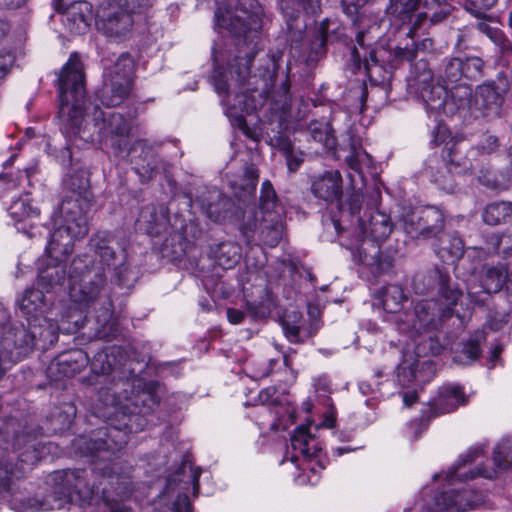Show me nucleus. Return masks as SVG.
Listing matches in <instances>:
<instances>
[{
  "mask_svg": "<svg viewBox=\"0 0 512 512\" xmlns=\"http://www.w3.org/2000/svg\"><path fill=\"white\" fill-rule=\"evenodd\" d=\"M486 340L483 331H477L466 342L462 343L461 348L455 351L453 360L461 365H470L480 356V346Z\"/></svg>",
  "mask_w": 512,
  "mask_h": 512,
  "instance_id": "nucleus-31",
  "label": "nucleus"
},
{
  "mask_svg": "<svg viewBox=\"0 0 512 512\" xmlns=\"http://www.w3.org/2000/svg\"><path fill=\"white\" fill-rule=\"evenodd\" d=\"M425 280L428 281L427 290L437 288L439 298L421 300L413 311L395 316L401 332L421 334L437 330L443 321L452 317L454 308L462 297V291L451 284L449 274L440 268L430 270L423 277V281Z\"/></svg>",
  "mask_w": 512,
  "mask_h": 512,
  "instance_id": "nucleus-3",
  "label": "nucleus"
},
{
  "mask_svg": "<svg viewBox=\"0 0 512 512\" xmlns=\"http://www.w3.org/2000/svg\"><path fill=\"white\" fill-rule=\"evenodd\" d=\"M483 221L488 225H498L512 218V203L506 201L488 204L482 212Z\"/></svg>",
  "mask_w": 512,
  "mask_h": 512,
  "instance_id": "nucleus-35",
  "label": "nucleus"
},
{
  "mask_svg": "<svg viewBox=\"0 0 512 512\" xmlns=\"http://www.w3.org/2000/svg\"><path fill=\"white\" fill-rule=\"evenodd\" d=\"M72 315L62 316L61 322H64V318L71 323L70 318ZM46 317L43 318V322L47 324L46 328H35L30 327L27 322H21L19 324H13L8 329L2 332L1 347L4 353H7L11 358L20 359L27 353L33 350L38 344L42 343L41 348H46L48 345H52L58 340V332L65 330L70 332L71 330L79 329V320L72 321L73 328H63L50 321Z\"/></svg>",
  "mask_w": 512,
  "mask_h": 512,
  "instance_id": "nucleus-7",
  "label": "nucleus"
},
{
  "mask_svg": "<svg viewBox=\"0 0 512 512\" xmlns=\"http://www.w3.org/2000/svg\"><path fill=\"white\" fill-rule=\"evenodd\" d=\"M501 243L502 237L499 234H488L484 238L483 245L468 247L466 253L468 257L477 258L479 261H483L497 254Z\"/></svg>",
  "mask_w": 512,
  "mask_h": 512,
  "instance_id": "nucleus-38",
  "label": "nucleus"
},
{
  "mask_svg": "<svg viewBox=\"0 0 512 512\" xmlns=\"http://www.w3.org/2000/svg\"><path fill=\"white\" fill-rule=\"evenodd\" d=\"M500 142L497 136L484 133L480 136L478 142L470 147V154L473 156L491 155L498 151Z\"/></svg>",
  "mask_w": 512,
  "mask_h": 512,
  "instance_id": "nucleus-47",
  "label": "nucleus"
},
{
  "mask_svg": "<svg viewBox=\"0 0 512 512\" xmlns=\"http://www.w3.org/2000/svg\"><path fill=\"white\" fill-rule=\"evenodd\" d=\"M230 3L234 0H229ZM216 24L226 28L231 34L243 37L248 46L255 44L261 29V18L254 0H237L234 11L222 9L215 11Z\"/></svg>",
  "mask_w": 512,
  "mask_h": 512,
  "instance_id": "nucleus-11",
  "label": "nucleus"
},
{
  "mask_svg": "<svg viewBox=\"0 0 512 512\" xmlns=\"http://www.w3.org/2000/svg\"><path fill=\"white\" fill-rule=\"evenodd\" d=\"M441 77L444 82L443 85L446 87L464 83L462 59L458 57L447 59L444 66V72Z\"/></svg>",
  "mask_w": 512,
  "mask_h": 512,
  "instance_id": "nucleus-44",
  "label": "nucleus"
},
{
  "mask_svg": "<svg viewBox=\"0 0 512 512\" xmlns=\"http://www.w3.org/2000/svg\"><path fill=\"white\" fill-rule=\"evenodd\" d=\"M432 142L436 146L443 145V150H449V146L452 143H457L458 140L451 136V132L447 126L439 124L433 132Z\"/></svg>",
  "mask_w": 512,
  "mask_h": 512,
  "instance_id": "nucleus-52",
  "label": "nucleus"
},
{
  "mask_svg": "<svg viewBox=\"0 0 512 512\" xmlns=\"http://www.w3.org/2000/svg\"><path fill=\"white\" fill-rule=\"evenodd\" d=\"M507 278L508 268L504 264L483 266L467 286L470 300L478 305L485 304L491 294L501 291Z\"/></svg>",
  "mask_w": 512,
  "mask_h": 512,
  "instance_id": "nucleus-16",
  "label": "nucleus"
},
{
  "mask_svg": "<svg viewBox=\"0 0 512 512\" xmlns=\"http://www.w3.org/2000/svg\"><path fill=\"white\" fill-rule=\"evenodd\" d=\"M134 61L128 53L120 54L111 65L105 64L104 82L97 92L100 103L115 107L124 102L133 85Z\"/></svg>",
  "mask_w": 512,
  "mask_h": 512,
  "instance_id": "nucleus-10",
  "label": "nucleus"
},
{
  "mask_svg": "<svg viewBox=\"0 0 512 512\" xmlns=\"http://www.w3.org/2000/svg\"><path fill=\"white\" fill-rule=\"evenodd\" d=\"M373 248L375 249L374 254H361V262L369 267L374 276H380L392 267V260L390 257L382 255L377 246L373 245Z\"/></svg>",
  "mask_w": 512,
  "mask_h": 512,
  "instance_id": "nucleus-41",
  "label": "nucleus"
},
{
  "mask_svg": "<svg viewBox=\"0 0 512 512\" xmlns=\"http://www.w3.org/2000/svg\"><path fill=\"white\" fill-rule=\"evenodd\" d=\"M464 79H477L482 75L484 62L477 56L462 59Z\"/></svg>",
  "mask_w": 512,
  "mask_h": 512,
  "instance_id": "nucleus-50",
  "label": "nucleus"
},
{
  "mask_svg": "<svg viewBox=\"0 0 512 512\" xmlns=\"http://www.w3.org/2000/svg\"><path fill=\"white\" fill-rule=\"evenodd\" d=\"M78 182L76 186L73 177L67 182L69 194L65 195L60 206L63 224L57 227L50 237L48 249L56 256L59 253L71 254L74 242L85 237L89 231L86 217L91 206L88 181L82 177Z\"/></svg>",
  "mask_w": 512,
  "mask_h": 512,
  "instance_id": "nucleus-4",
  "label": "nucleus"
},
{
  "mask_svg": "<svg viewBox=\"0 0 512 512\" xmlns=\"http://www.w3.org/2000/svg\"><path fill=\"white\" fill-rule=\"evenodd\" d=\"M126 354L121 347L111 346L96 353L91 362V375L85 379L98 395L103 405L121 403L117 396L119 388L127 392V388L134 387L135 383L124 381L127 377L123 369Z\"/></svg>",
  "mask_w": 512,
  "mask_h": 512,
  "instance_id": "nucleus-5",
  "label": "nucleus"
},
{
  "mask_svg": "<svg viewBox=\"0 0 512 512\" xmlns=\"http://www.w3.org/2000/svg\"><path fill=\"white\" fill-rule=\"evenodd\" d=\"M278 199L276 192L269 180L262 183L261 194H260V209L264 214H275L279 216L278 212Z\"/></svg>",
  "mask_w": 512,
  "mask_h": 512,
  "instance_id": "nucleus-45",
  "label": "nucleus"
},
{
  "mask_svg": "<svg viewBox=\"0 0 512 512\" xmlns=\"http://www.w3.org/2000/svg\"><path fill=\"white\" fill-rule=\"evenodd\" d=\"M45 449L46 445L33 440L27 445L25 450L20 453V462L29 465L35 464L43 457Z\"/></svg>",
  "mask_w": 512,
  "mask_h": 512,
  "instance_id": "nucleus-48",
  "label": "nucleus"
},
{
  "mask_svg": "<svg viewBox=\"0 0 512 512\" xmlns=\"http://www.w3.org/2000/svg\"><path fill=\"white\" fill-rule=\"evenodd\" d=\"M50 301L44 296L43 289L31 288L25 291L19 302V307L30 327L46 328L47 324L43 322L44 317L60 325L58 319L52 317L54 308L50 307Z\"/></svg>",
  "mask_w": 512,
  "mask_h": 512,
  "instance_id": "nucleus-18",
  "label": "nucleus"
},
{
  "mask_svg": "<svg viewBox=\"0 0 512 512\" xmlns=\"http://www.w3.org/2000/svg\"><path fill=\"white\" fill-rule=\"evenodd\" d=\"M48 248L49 244L46 246L45 251L51 261H53V264L49 263L46 267H42L41 261L39 264V273L37 278L38 286L46 293L51 292L57 287L60 288L65 282L66 269L65 266L58 261V259L60 257L67 256L60 253L58 256H56L53 251L50 253Z\"/></svg>",
  "mask_w": 512,
  "mask_h": 512,
  "instance_id": "nucleus-23",
  "label": "nucleus"
},
{
  "mask_svg": "<svg viewBox=\"0 0 512 512\" xmlns=\"http://www.w3.org/2000/svg\"><path fill=\"white\" fill-rule=\"evenodd\" d=\"M505 88L494 82L479 85L472 98L471 113L475 117L492 120L500 117L504 103Z\"/></svg>",
  "mask_w": 512,
  "mask_h": 512,
  "instance_id": "nucleus-17",
  "label": "nucleus"
},
{
  "mask_svg": "<svg viewBox=\"0 0 512 512\" xmlns=\"http://www.w3.org/2000/svg\"><path fill=\"white\" fill-rule=\"evenodd\" d=\"M473 154H470V148L464 147L463 143L458 141L449 146V150H442L441 158L449 171L455 174H466L473 170Z\"/></svg>",
  "mask_w": 512,
  "mask_h": 512,
  "instance_id": "nucleus-24",
  "label": "nucleus"
},
{
  "mask_svg": "<svg viewBox=\"0 0 512 512\" xmlns=\"http://www.w3.org/2000/svg\"><path fill=\"white\" fill-rule=\"evenodd\" d=\"M258 226V221L256 217H248L247 220H245L241 227L240 231L243 235V237L246 240L247 244H251L255 240V233Z\"/></svg>",
  "mask_w": 512,
  "mask_h": 512,
  "instance_id": "nucleus-55",
  "label": "nucleus"
},
{
  "mask_svg": "<svg viewBox=\"0 0 512 512\" xmlns=\"http://www.w3.org/2000/svg\"><path fill=\"white\" fill-rule=\"evenodd\" d=\"M168 221L164 208L158 209L155 205L144 206L138 216L137 225L139 229L147 234L155 236L160 234Z\"/></svg>",
  "mask_w": 512,
  "mask_h": 512,
  "instance_id": "nucleus-29",
  "label": "nucleus"
},
{
  "mask_svg": "<svg viewBox=\"0 0 512 512\" xmlns=\"http://www.w3.org/2000/svg\"><path fill=\"white\" fill-rule=\"evenodd\" d=\"M443 167L437 168L434 172V167L430 164L426 168V174L430 177L431 181L437 184L442 190L452 193L455 191L456 184L454 181L453 171H449L446 165L442 163Z\"/></svg>",
  "mask_w": 512,
  "mask_h": 512,
  "instance_id": "nucleus-43",
  "label": "nucleus"
},
{
  "mask_svg": "<svg viewBox=\"0 0 512 512\" xmlns=\"http://www.w3.org/2000/svg\"><path fill=\"white\" fill-rule=\"evenodd\" d=\"M89 363V357L82 349H73L57 356L48 366L49 377L59 380L73 377L81 372Z\"/></svg>",
  "mask_w": 512,
  "mask_h": 512,
  "instance_id": "nucleus-21",
  "label": "nucleus"
},
{
  "mask_svg": "<svg viewBox=\"0 0 512 512\" xmlns=\"http://www.w3.org/2000/svg\"><path fill=\"white\" fill-rule=\"evenodd\" d=\"M217 263L225 269L232 268L240 259V248L232 242H222L215 250Z\"/></svg>",
  "mask_w": 512,
  "mask_h": 512,
  "instance_id": "nucleus-40",
  "label": "nucleus"
},
{
  "mask_svg": "<svg viewBox=\"0 0 512 512\" xmlns=\"http://www.w3.org/2000/svg\"><path fill=\"white\" fill-rule=\"evenodd\" d=\"M201 470L189 461L168 477L164 490L154 502V512H192L187 492L192 486L194 494L199 490Z\"/></svg>",
  "mask_w": 512,
  "mask_h": 512,
  "instance_id": "nucleus-9",
  "label": "nucleus"
},
{
  "mask_svg": "<svg viewBox=\"0 0 512 512\" xmlns=\"http://www.w3.org/2000/svg\"><path fill=\"white\" fill-rule=\"evenodd\" d=\"M467 398L460 386L445 385L442 386L437 396L432 401L431 407L435 415L453 412L460 405L466 404Z\"/></svg>",
  "mask_w": 512,
  "mask_h": 512,
  "instance_id": "nucleus-27",
  "label": "nucleus"
},
{
  "mask_svg": "<svg viewBox=\"0 0 512 512\" xmlns=\"http://www.w3.org/2000/svg\"><path fill=\"white\" fill-rule=\"evenodd\" d=\"M341 3L347 14H354L357 13L358 8L363 5L364 0H357L356 2L352 0H341Z\"/></svg>",
  "mask_w": 512,
  "mask_h": 512,
  "instance_id": "nucleus-64",
  "label": "nucleus"
},
{
  "mask_svg": "<svg viewBox=\"0 0 512 512\" xmlns=\"http://www.w3.org/2000/svg\"><path fill=\"white\" fill-rule=\"evenodd\" d=\"M291 448L298 453L292 456V460L301 455L305 460L311 461L318 456L321 448L317 446L315 439L311 436L308 427L300 426L296 428L290 438Z\"/></svg>",
  "mask_w": 512,
  "mask_h": 512,
  "instance_id": "nucleus-28",
  "label": "nucleus"
},
{
  "mask_svg": "<svg viewBox=\"0 0 512 512\" xmlns=\"http://www.w3.org/2000/svg\"><path fill=\"white\" fill-rule=\"evenodd\" d=\"M464 252V242L456 233L448 234L442 238L440 247L436 251L438 257L447 264H454L460 260Z\"/></svg>",
  "mask_w": 512,
  "mask_h": 512,
  "instance_id": "nucleus-32",
  "label": "nucleus"
},
{
  "mask_svg": "<svg viewBox=\"0 0 512 512\" xmlns=\"http://www.w3.org/2000/svg\"><path fill=\"white\" fill-rule=\"evenodd\" d=\"M124 381L135 383L127 392L119 388L117 396L121 403L106 405L121 414L123 427L99 429L93 438L80 437L77 445H85L81 453L93 457L92 471L84 469H66L51 475L52 489L42 499L28 498L24 502L25 512L62 509L68 503L81 507L103 502L110 512H131L125 504L135 497L132 479V466L120 457V451L126 445L127 434L133 432L134 422L143 427L140 415L150 413L159 403V397L141 379L126 378Z\"/></svg>",
  "mask_w": 512,
  "mask_h": 512,
  "instance_id": "nucleus-1",
  "label": "nucleus"
},
{
  "mask_svg": "<svg viewBox=\"0 0 512 512\" xmlns=\"http://www.w3.org/2000/svg\"><path fill=\"white\" fill-rule=\"evenodd\" d=\"M255 53L248 52L244 57L237 56L234 64L230 65L228 73L215 69L212 76L213 85L218 94H226L232 88H239L249 79L250 66Z\"/></svg>",
  "mask_w": 512,
  "mask_h": 512,
  "instance_id": "nucleus-19",
  "label": "nucleus"
},
{
  "mask_svg": "<svg viewBox=\"0 0 512 512\" xmlns=\"http://www.w3.org/2000/svg\"><path fill=\"white\" fill-rule=\"evenodd\" d=\"M22 472L14 468L9 459L0 460V494L9 493L15 480L19 479Z\"/></svg>",
  "mask_w": 512,
  "mask_h": 512,
  "instance_id": "nucleus-46",
  "label": "nucleus"
},
{
  "mask_svg": "<svg viewBox=\"0 0 512 512\" xmlns=\"http://www.w3.org/2000/svg\"><path fill=\"white\" fill-rule=\"evenodd\" d=\"M90 246L98 255L100 266H94L88 255L72 260L68 273L69 295L80 308H90L101 303V314L96 316L97 324L102 328L100 337H107L106 326L112 329V303L102 299L101 290L105 284V271L113 273L120 284L127 282V254L111 232H98L90 239Z\"/></svg>",
  "mask_w": 512,
  "mask_h": 512,
  "instance_id": "nucleus-2",
  "label": "nucleus"
},
{
  "mask_svg": "<svg viewBox=\"0 0 512 512\" xmlns=\"http://www.w3.org/2000/svg\"><path fill=\"white\" fill-rule=\"evenodd\" d=\"M14 57L8 52L0 53V80L6 77L13 65Z\"/></svg>",
  "mask_w": 512,
  "mask_h": 512,
  "instance_id": "nucleus-61",
  "label": "nucleus"
},
{
  "mask_svg": "<svg viewBox=\"0 0 512 512\" xmlns=\"http://www.w3.org/2000/svg\"><path fill=\"white\" fill-rule=\"evenodd\" d=\"M312 137L319 142H323L324 145L328 148H331L334 145V138L327 133L323 134L321 131L317 129H312Z\"/></svg>",
  "mask_w": 512,
  "mask_h": 512,
  "instance_id": "nucleus-63",
  "label": "nucleus"
},
{
  "mask_svg": "<svg viewBox=\"0 0 512 512\" xmlns=\"http://www.w3.org/2000/svg\"><path fill=\"white\" fill-rule=\"evenodd\" d=\"M380 298L385 311L394 313L396 316L402 313L400 312V308L405 296L400 286L388 285L384 287L381 291Z\"/></svg>",
  "mask_w": 512,
  "mask_h": 512,
  "instance_id": "nucleus-39",
  "label": "nucleus"
},
{
  "mask_svg": "<svg viewBox=\"0 0 512 512\" xmlns=\"http://www.w3.org/2000/svg\"><path fill=\"white\" fill-rule=\"evenodd\" d=\"M472 98V90L467 83L448 86L445 115H454L466 107H469L471 110Z\"/></svg>",
  "mask_w": 512,
  "mask_h": 512,
  "instance_id": "nucleus-30",
  "label": "nucleus"
},
{
  "mask_svg": "<svg viewBox=\"0 0 512 512\" xmlns=\"http://www.w3.org/2000/svg\"><path fill=\"white\" fill-rule=\"evenodd\" d=\"M92 5L86 1L71 4L63 14L62 22L75 34H84L92 21Z\"/></svg>",
  "mask_w": 512,
  "mask_h": 512,
  "instance_id": "nucleus-25",
  "label": "nucleus"
},
{
  "mask_svg": "<svg viewBox=\"0 0 512 512\" xmlns=\"http://www.w3.org/2000/svg\"><path fill=\"white\" fill-rule=\"evenodd\" d=\"M217 197L218 199L215 202L202 204V210L206 216L214 222H219L225 218L226 215L224 208L228 204L227 199L221 198L219 195Z\"/></svg>",
  "mask_w": 512,
  "mask_h": 512,
  "instance_id": "nucleus-49",
  "label": "nucleus"
},
{
  "mask_svg": "<svg viewBox=\"0 0 512 512\" xmlns=\"http://www.w3.org/2000/svg\"><path fill=\"white\" fill-rule=\"evenodd\" d=\"M287 167L291 172H295L303 163V153L293 148L286 153Z\"/></svg>",
  "mask_w": 512,
  "mask_h": 512,
  "instance_id": "nucleus-57",
  "label": "nucleus"
},
{
  "mask_svg": "<svg viewBox=\"0 0 512 512\" xmlns=\"http://www.w3.org/2000/svg\"><path fill=\"white\" fill-rule=\"evenodd\" d=\"M287 27L290 33L292 42H300L303 39V29L306 27L304 21H300L299 13L297 15L291 14L287 19Z\"/></svg>",
  "mask_w": 512,
  "mask_h": 512,
  "instance_id": "nucleus-53",
  "label": "nucleus"
},
{
  "mask_svg": "<svg viewBox=\"0 0 512 512\" xmlns=\"http://www.w3.org/2000/svg\"><path fill=\"white\" fill-rule=\"evenodd\" d=\"M482 454V447L469 449L465 455L460 457L457 464L448 470L446 474L447 481L449 483H453L456 480L466 481L476 477L492 479L496 477L499 472L512 468V441L508 438H504L496 445L493 451V462L495 468L486 469L484 467H479L477 470L470 471L469 473L461 472V469L464 468L466 464L472 463Z\"/></svg>",
  "mask_w": 512,
  "mask_h": 512,
  "instance_id": "nucleus-12",
  "label": "nucleus"
},
{
  "mask_svg": "<svg viewBox=\"0 0 512 512\" xmlns=\"http://www.w3.org/2000/svg\"><path fill=\"white\" fill-rule=\"evenodd\" d=\"M498 0H466L465 9L478 18H485L486 11L493 8Z\"/></svg>",
  "mask_w": 512,
  "mask_h": 512,
  "instance_id": "nucleus-51",
  "label": "nucleus"
},
{
  "mask_svg": "<svg viewBox=\"0 0 512 512\" xmlns=\"http://www.w3.org/2000/svg\"><path fill=\"white\" fill-rule=\"evenodd\" d=\"M279 216H271L270 220L263 219L260 224L259 239L269 247H275L280 242L283 233Z\"/></svg>",
  "mask_w": 512,
  "mask_h": 512,
  "instance_id": "nucleus-37",
  "label": "nucleus"
},
{
  "mask_svg": "<svg viewBox=\"0 0 512 512\" xmlns=\"http://www.w3.org/2000/svg\"><path fill=\"white\" fill-rule=\"evenodd\" d=\"M311 190L316 198L327 203L338 201L343 192V180L340 172L332 170L315 177Z\"/></svg>",
  "mask_w": 512,
  "mask_h": 512,
  "instance_id": "nucleus-22",
  "label": "nucleus"
},
{
  "mask_svg": "<svg viewBox=\"0 0 512 512\" xmlns=\"http://www.w3.org/2000/svg\"><path fill=\"white\" fill-rule=\"evenodd\" d=\"M398 224L412 239L437 238L443 232L445 219L435 207L410 210L399 217Z\"/></svg>",
  "mask_w": 512,
  "mask_h": 512,
  "instance_id": "nucleus-15",
  "label": "nucleus"
},
{
  "mask_svg": "<svg viewBox=\"0 0 512 512\" xmlns=\"http://www.w3.org/2000/svg\"><path fill=\"white\" fill-rule=\"evenodd\" d=\"M426 13H421L417 16L416 21L413 26L409 28L407 32V36L412 40L411 45H406L405 47H397L394 50L395 60L398 62H409L411 63L417 57L418 52H425L432 48V40L429 38H423L421 40L418 39L416 29L420 25L423 19H426Z\"/></svg>",
  "mask_w": 512,
  "mask_h": 512,
  "instance_id": "nucleus-26",
  "label": "nucleus"
},
{
  "mask_svg": "<svg viewBox=\"0 0 512 512\" xmlns=\"http://www.w3.org/2000/svg\"><path fill=\"white\" fill-rule=\"evenodd\" d=\"M283 330L287 339L292 343H300L303 339L300 336V327L296 324H290L287 321L283 322Z\"/></svg>",
  "mask_w": 512,
  "mask_h": 512,
  "instance_id": "nucleus-58",
  "label": "nucleus"
},
{
  "mask_svg": "<svg viewBox=\"0 0 512 512\" xmlns=\"http://www.w3.org/2000/svg\"><path fill=\"white\" fill-rule=\"evenodd\" d=\"M345 161L348 167L363 177V169L371 167V157L360 146L354 143L350 144V152L346 156Z\"/></svg>",
  "mask_w": 512,
  "mask_h": 512,
  "instance_id": "nucleus-42",
  "label": "nucleus"
},
{
  "mask_svg": "<svg viewBox=\"0 0 512 512\" xmlns=\"http://www.w3.org/2000/svg\"><path fill=\"white\" fill-rule=\"evenodd\" d=\"M362 204V195L358 192L352 193L344 204L340 205L341 217L335 221V228L338 230L341 226V221L351 218V223L358 224L360 234L363 238H371L379 242L385 240L392 232V222L390 217L378 209H370L368 220L362 219L358 214L360 213Z\"/></svg>",
  "mask_w": 512,
  "mask_h": 512,
  "instance_id": "nucleus-14",
  "label": "nucleus"
},
{
  "mask_svg": "<svg viewBox=\"0 0 512 512\" xmlns=\"http://www.w3.org/2000/svg\"><path fill=\"white\" fill-rule=\"evenodd\" d=\"M289 89H290V83H289V80L288 79H285V81L282 83L281 87H280V92H281V97L283 98L281 100V109L283 111H286L290 108V103H291V99H290V95H289Z\"/></svg>",
  "mask_w": 512,
  "mask_h": 512,
  "instance_id": "nucleus-62",
  "label": "nucleus"
},
{
  "mask_svg": "<svg viewBox=\"0 0 512 512\" xmlns=\"http://www.w3.org/2000/svg\"><path fill=\"white\" fill-rule=\"evenodd\" d=\"M93 119L95 126L98 127L100 136L116 156L126 157L130 152L145 146L144 140H138L132 148L130 147L129 136L131 127L122 114L104 112L98 107H94Z\"/></svg>",
  "mask_w": 512,
  "mask_h": 512,
  "instance_id": "nucleus-13",
  "label": "nucleus"
},
{
  "mask_svg": "<svg viewBox=\"0 0 512 512\" xmlns=\"http://www.w3.org/2000/svg\"><path fill=\"white\" fill-rule=\"evenodd\" d=\"M421 0H396L394 10L399 14L409 15L417 9Z\"/></svg>",
  "mask_w": 512,
  "mask_h": 512,
  "instance_id": "nucleus-56",
  "label": "nucleus"
},
{
  "mask_svg": "<svg viewBox=\"0 0 512 512\" xmlns=\"http://www.w3.org/2000/svg\"><path fill=\"white\" fill-rule=\"evenodd\" d=\"M259 400L262 404H278L280 403L277 396V389L274 386L267 387L260 391Z\"/></svg>",
  "mask_w": 512,
  "mask_h": 512,
  "instance_id": "nucleus-59",
  "label": "nucleus"
},
{
  "mask_svg": "<svg viewBox=\"0 0 512 512\" xmlns=\"http://www.w3.org/2000/svg\"><path fill=\"white\" fill-rule=\"evenodd\" d=\"M235 101L233 105H229L226 108V115L230 118L232 125L244 129L246 126V121L244 119L243 113H251L256 109V105L253 104V101L249 98L246 92H238L235 96Z\"/></svg>",
  "mask_w": 512,
  "mask_h": 512,
  "instance_id": "nucleus-33",
  "label": "nucleus"
},
{
  "mask_svg": "<svg viewBox=\"0 0 512 512\" xmlns=\"http://www.w3.org/2000/svg\"><path fill=\"white\" fill-rule=\"evenodd\" d=\"M155 0H109L100 4L95 14V27L105 37L124 40L134 26V14L152 7Z\"/></svg>",
  "mask_w": 512,
  "mask_h": 512,
  "instance_id": "nucleus-8",
  "label": "nucleus"
},
{
  "mask_svg": "<svg viewBox=\"0 0 512 512\" xmlns=\"http://www.w3.org/2000/svg\"><path fill=\"white\" fill-rule=\"evenodd\" d=\"M468 506L463 493L451 490L436 496L433 512H463Z\"/></svg>",
  "mask_w": 512,
  "mask_h": 512,
  "instance_id": "nucleus-34",
  "label": "nucleus"
},
{
  "mask_svg": "<svg viewBox=\"0 0 512 512\" xmlns=\"http://www.w3.org/2000/svg\"><path fill=\"white\" fill-rule=\"evenodd\" d=\"M59 115L73 133L81 130L85 116V74L77 53L70 55L58 76Z\"/></svg>",
  "mask_w": 512,
  "mask_h": 512,
  "instance_id": "nucleus-6",
  "label": "nucleus"
},
{
  "mask_svg": "<svg viewBox=\"0 0 512 512\" xmlns=\"http://www.w3.org/2000/svg\"><path fill=\"white\" fill-rule=\"evenodd\" d=\"M303 9L306 14L315 15L320 11V0H292Z\"/></svg>",
  "mask_w": 512,
  "mask_h": 512,
  "instance_id": "nucleus-60",
  "label": "nucleus"
},
{
  "mask_svg": "<svg viewBox=\"0 0 512 512\" xmlns=\"http://www.w3.org/2000/svg\"><path fill=\"white\" fill-rule=\"evenodd\" d=\"M423 71L415 79L426 110L437 114H445L446 98L448 87L441 83H433V75L429 69H426L427 63L420 61Z\"/></svg>",
  "mask_w": 512,
  "mask_h": 512,
  "instance_id": "nucleus-20",
  "label": "nucleus"
},
{
  "mask_svg": "<svg viewBox=\"0 0 512 512\" xmlns=\"http://www.w3.org/2000/svg\"><path fill=\"white\" fill-rule=\"evenodd\" d=\"M8 213L16 223L30 221L31 226L34 225L33 220L39 216V210L36 207H32L27 196L12 202L8 208Z\"/></svg>",
  "mask_w": 512,
  "mask_h": 512,
  "instance_id": "nucleus-36",
  "label": "nucleus"
},
{
  "mask_svg": "<svg viewBox=\"0 0 512 512\" xmlns=\"http://www.w3.org/2000/svg\"><path fill=\"white\" fill-rule=\"evenodd\" d=\"M477 178L478 182L487 188L498 189L503 185L498 176L490 170H481Z\"/></svg>",
  "mask_w": 512,
  "mask_h": 512,
  "instance_id": "nucleus-54",
  "label": "nucleus"
}]
</instances>
